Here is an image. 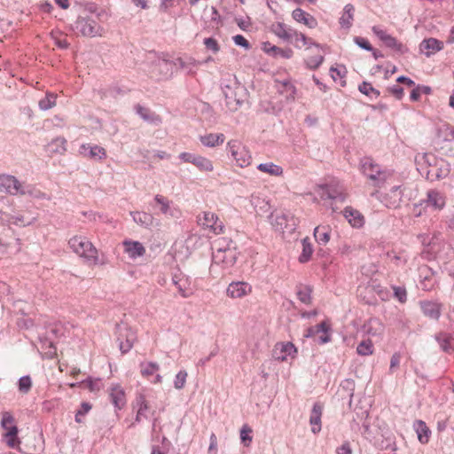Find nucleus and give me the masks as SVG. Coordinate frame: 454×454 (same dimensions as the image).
<instances>
[{
    "label": "nucleus",
    "mask_w": 454,
    "mask_h": 454,
    "mask_svg": "<svg viewBox=\"0 0 454 454\" xmlns=\"http://www.w3.org/2000/svg\"><path fill=\"white\" fill-rule=\"evenodd\" d=\"M232 39L236 45L241 46V47L245 48L246 50H248L251 48L249 42L241 35H234Z\"/></svg>",
    "instance_id": "61"
},
{
    "label": "nucleus",
    "mask_w": 454,
    "mask_h": 454,
    "mask_svg": "<svg viewBox=\"0 0 454 454\" xmlns=\"http://www.w3.org/2000/svg\"><path fill=\"white\" fill-rule=\"evenodd\" d=\"M286 41L293 43L299 49L306 45L320 46L318 43L312 42L310 38L306 37L303 34L298 33L293 28L287 27H286Z\"/></svg>",
    "instance_id": "14"
},
{
    "label": "nucleus",
    "mask_w": 454,
    "mask_h": 454,
    "mask_svg": "<svg viewBox=\"0 0 454 454\" xmlns=\"http://www.w3.org/2000/svg\"><path fill=\"white\" fill-rule=\"evenodd\" d=\"M354 42L358 47H360L365 51H373V47L372 46L370 42L364 37L355 36Z\"/></svg>",
    "instance_id": "59"
},
{
    "label": "nucleus",
    "mask_w": 454,
    "mask_h": 454,
    "mask_svg": "<svg viewBox=\"0 0 454 454\" xmlns=\"http://www.w3.org/2000/svg\"><path fill=\"white\" fill-rule=\"evenodd\" d=\"M212 253V265H222L223 269H230L237 261L236 247L232 240L225 238L215 241V247Z\"/></svg>",
    "instance_id": "1"
},
{
    "label": "nucleus",
    "mask_w": 454,
    "mask_h": 454,
    "mask_svg": "<svg viewBox=\"0 0 454 454\" xmlns=\"http://www.w3.org/2000/svg\"><path fill=\"white\" fill-rule=\"evenodd\" d=\"M262 49L270 56L284 58V49L275 46L270 42H264Z\"/></svg>",
    "instance_id": "43"
},
{
    "label": "nucleus",
    "mask_w": 454,
    "mask_h": 454,
    "mask_svg": "<svg viewBox=\"0 0 454 454\" xmlns=\"http://www.w3.org/2000/svg\"><path fill=\"white\" fill-rule=\"evenodd\" d=\"M301 245H302V251H301V254H300L298 260L301 263H306L311 259L314 250H313V247H312L311 243L309 240V238L303 239L301 240Z\"/></svg>",
    "instance_id": "36"
},
{
    "label": "nucleus",
    "mask_w": 454,
    "mask_h": 454,
    "mask_svg": "<svg viewBox=\"0 0 454 454\" xmlns=\"http://www.w3.org/2000/svg\"><path fill=\"white\" fill-rule=\"evenodd\" d=\"M187 378V372L184 370H181L177 372L176 375L175 380H174V387L176 389H182L186 382Z\"/></svg>",
    "instance_id": "53"
},
{
    "label": "nucleus",
    "mask_w": 454,
    "mask_h": 454,
    "mask_svg": "<svg viewBox=\"0 0 454 454\" xmlns=\"http://www.w3.org/2000/svg\"><path fill=\"white\" fill-rule=\"evenodd\" d=\"M91 408H92V406L90 403H89L87 402L82 403L81 408L75 413V417H74L75 422L82 423V417L85 416L91 410Z\"/></svg>",
    "instance_id": "52"
},
{
    "label": "nucleus",
    "mask_w": 454,
    "mask_h": 454,
    "mask_svg": "<svg viewBox=\"0 0 454 454\" xmlns=\"http://www.w3.org/2000/svg\"><path fill=\"white\" fill-rule=\"evenodd\" d=\"M394 290V297L398 300L401 303H405L407 301V291L403 286H392Z\"/></svg>",
    "instance_id": "54"
},
{
    "label": "nucleus",
    "mask_w": 454,
    "mask_h": 454,
    "mask_svg": "<svg viewBox=\"0 0 454 454\" xmlns=\"http://www.w3.org/2000/svg\"><path fill=\"white\" fill-rule=\"evenodd\" d=\"M355 15V7L351 4H347L342 12V15L339 20V23L343 28H350L353 24Z\"/></svg>",
    "instance_id": "30"
},
{
    "label": "nucleus",
    "mask_w": 454,
    "mask_h": 454,
    "mask_svg": "<svg viewBox=\"0 0 454 454\" xmlns=\"http://www.w3.org/2000/svg\"><path fill=\"white\" fill-rule=\"evenodd\" d=\"M151 74L158 79L168 80L173 74V60L156 58L152 61Z\"/></svg>",
    "instance_id": "11"
},
{
    "label": "nucleus",
    "mask_w": 454,
    "mask_h": 454,
    "mask_svg": "<svg viewBox=\"0 0 454 454\" xmlns=\"http://www.w3.org/2000/svg\"><path fill=\"white\" fill-rule=\"evenodd\" d=\"M272 228L279 234H284V215L282 213H271L269 216Z\"/></svg>",
    "instance_id": "38"
},
{
    "label": "nucleus",
    "mask_w": 454,
    "mask_h": 454,
    "mask_svg": "<svg viewBox=\"0 0 454 454\" xmlns=\"http://www.w3.org/2000/svg\"><path fill=\"white\" fill-rule=\"evenodd\" d=\"M117 341L122 354L129 352L137 340L136 332L127 324L121 323L116 325Z\"/></svg>",
    "instance_id": "8"
},
{
    "label": "nucleus",
    "mask_w": 454,
    "mask_h": 454,
    "mask_svg": "<svg viewBox=\"0 0 454 454\" xmlns=\"http://www.w3.org/2000/svg\"><path fill=\"white\" fill-rule=\"evenodd\" d=\"M154 200L157 204L160 206V212L164 215H173L170 208V201L163 197L162 195L157 194L154 197Z\"/></svg>",
    "instance_id": "47"
},
{
    "label": "nucleus",
    "mask_w": 454,
    "mask_h": 454,
    "mask_svg": "<svg viewBox=\"0 0 454 454\" xmlns=\"http://www.w3.org/2000/svg\"><path fill=\"white\" fill-rule=\"evenodd\" d=\"M149 409V404L148 403H144L142 404V407H139L137 409V415H136V418H135V422H133L130 427H133L135 425V423H140L142 419L143 418H147L145 412L148 411Z\"/></svg>",
    "instance_id": "60"
},
{
    "label": "nucleus",
    "mask_w": 454,
    "mask_h": 454,
    "mask_svg": "<svg viewBox=\"0 0 454 454\" xmlns=\"http://www.w3.org/2000/svg\"><path fill=\"white\" fill-rule=\"evenodd\" d=\"M330 330V326L327 324L326 321H322L321 323L316 325L314 327H310L308 330L307 336H314L319 333H322L323 334L319 337V342L321 344H325L330 341L331 338L328 334V332Z\"/></svg>",
    "instance_id": "23"
},
{
    "label": "nucleus",
    "mask_w": 454,
    "mask_h": 454,
    "mask_svg": "<svg viewBox=\"0 0 454 454\" xmlns=\"http://www.w3.org/2000/svg\"><path fill=\"white\" fill-rule=\"evenodd\" d=\"M70 247L79 256L93 263L98 262V250L85 237L75 236L68 241Z\"/></svg>",
    "instance_id": "5"
},
{
    "label": "nucleus",
    "mask_w": 454,
    "mask_h": 454,
    "mask_svg": "<svg viewBox=\"0 0 454 454\" xmlns=\"http://www.w3.org/2000/svg\"><path fill=\"white\" fill-rule=\"evenodd\" d=\"M352 449L348 441H344L342 444L336 449V454H352Z\"/></svg>",
    "instance_id": "64"
},
{
    "label": "nucleus",
    "mask_w": 454,
    "mask_h": 454,
    "mask_svg": "<svg viewBox=\"0 0 454 454\" xmlns=\"http://www.w3.org/2000/svg\"><path fill=\"white\" fill-rule=\"evenodd\" d=\"M14 422L15 419L10 412L3 413L1 427L5 431L3 436L6 444L12 449H17L20 444V440L18 437L19 429Z\"/></svg>",
    "instance_id": "7"
},
{
    "label": "nucleus",
    "mask_w": 454,
    "mask_h": 454,
    "mask_svg": "<svg viewBox=\"0 0 454 454\" xmlns=\"http://www.w3.org/2000/svg\"><path fill=\"white\" fill-rule=\"evenodd\" d=\"M198 62L191 57H180L173 60V67H177L184 70L187 74H194Z\"/></svg>",
    "instance_id": "21"
},
{
    "label": "nucleus",
    "mask_w": 454,
    "mask_h": 454,
    "mask_svg": "<svg viewBox=\"0 0 454 454\" xmlns=\"http://www.w3.org/2000/svg\"><path fill=\"white\" fill-rule=\"evenodd\" d=\"M414 427L417 432L419 441L421 443L428 442L431 431L426 423L422 420H417L414 424Z\"/></svg>",
    "instance_id": "35"
},
{
    "label": "nucleus",
    "mask_w": 454,
    "mask_h": 454,
    "mask_svg": "<svg viewBox=\"0 0 454 454\" xmlns=\"http://www.w3.org/2000/svg\"><path fill=\"white\" fill-rule=\"evenodd\" d=\"M425 204V207H432L436 210L442 209L445 205L444 197L441 192L435 190H430L427 193V200H421L420 206Z\"/></svg>",
    "instance_id": "17"
},
{
    "label": "nucleus",
    "mask_w": 454,
    "mask_h": 454,
    "mask_svg": "<svg viewBox=\"0 0 454 454\" xmlns=\"http://www.w3.org/2000/svg\"><path fill=\"white\" fill-rule=\"evenodd\" d=\"M251 433H252V429L247 425L243 426L240 430V439H241V442L246 446H248L250 444V442H252V436L250 435Z\"/></svg>",
    "instance_id": "57"
},
{
    "label": "nucleus",
    "mask_w": 454,
    "mask_h": 454,
    "mask_svg": "<svg viewBox=\"0 0 454 454\" xmlns=\"http://www.w3.org/2000/svg\"><path fill=\"white\" fill-rule=\"evenodd\" d=\"M179 159L184 162L193 164L200 171L211 172L214 169L213 163L207 158L191 153H181Z\"/></svg>",
    "instance_id": "12"
},
{
    "label": "nucleus",
    "mask_w": 454,
    "mask_h": 454,
    "mask_svg": "<svg viewBox=\"0 0 454 454\" xmlns=\"http://www.w3.org/2000/svg\"><path fill=\"white\" fill-rule=\"evenodd\" d=\"M20 195H29V196H31L33 198H36V199H47V200L50 199L44 192L36 189L35 186H33L31 184H27L25 183L22 186Z\"/></svg>",
    "instance_id": "39"
},
{
    "label": "nucleus",
    "mask_w": 454,
    "mask_h": 454,
    "mask_svg": "<svg viewBox=\"0 0 454 454\" xmlns=\"http://www.w3.org/2000/svg\"><path fill=\"white\" fill-rule=\"evenodd\" d=\"M80 385L90 389L91 392H97L101 388V382L98 379L92 380L91 378H88L87 380L82 381Z\"/></svg>",
    "instance_id": "50"
},
{
    "label": "nucleus",
    "mask_w": 454,
    "mask_h": 454,
    "mask_svg": "<svg viewBox=\"0 0 454 454\" xmlns=\"http://www.w3.org/2000/svg\"><path fill=\"white\" fill-rule=\"evenodd\" d=\"M416 161L427 166L426 178L436 181L447 177L450 172V165L443 159H438L432 153H424L416 157Z\"/></svg>",
    "instance_id": "2"
},
{
    "label": "nucleus",
    "mask_w": 454,
    "mask_h": 454,
    "mask_svg": "<svg viewBox=\"0 0 454 454\" xmlns=\"http://www.w3.org/2000/svg\"><path fill=\"white\" fill-rule=\"evenodd\" d=\"M420 278H421V280L419 283L420 288L424 291H430L435 284V280L434 278V272H432V270L427 266L421 268L420 269Z\"/></svg>",
    "instance_id": "28"
},
{
    "label": "nucleus",
    "mask_w": 454,
    "mask_h": 454,
    "mask_svg": "<svg viewBox=\"0 0 454 454\" xmlns=\"http://www.w3.org/2000/svg\"><path fill=\"white\" fill-rule=\"evenodd\" d=\"M225 137L223 134H207L205 136H201L200 140L201 144L207 147H215L218 145H221L224 142Z\"/></svg>",
    "instance_id": "33"
},
{
    "label": "nucleus",
    "mask_w": 454,
    "mask_h": 454,
    "mask_svg": "<svg viewBox=\"0 0 454 454\" xmlns=\"http://www.w3.org/2000/svg\"><path fill=\"white\" fill-rule=\"evenodd\" d=\"M432 249L436 259L442 264L443 269L454 258V247L446 240L434 241Z\"/></svg>",
    "instance_id": "9"
},
{
    "label": "nucleus",
    "mask_w": 454,
    "mask_h": 454,
    "mask_svg": "<svg viewBox=\"0 0 454 454\" xmlns=\"http://www.w3.org/2000/svg\"><path fill=\"white\" fill-rule=\"evenodd\" d=\"M80 153L94 160H101L106 157V150L99 145H82Z\"/></svg>",
    "instance_id": "22"
},
{
    "label": "nucleus",
    "mask_w": 454,
    "mask_h": 454,
    "mask_svg": "<svg viewBox=\"0 0 454 454\" xmlns=\"http://www.w3.org/2000/svg\"><path fill=\"white\" fill-rule=\"evenodd\" d=\"M35 218L27 219L22 215H12L8 218V222L17 226H27L34 222Z\"/></svg>",
    "instance_id": "48"
},
{
    "label": "nucleus",
    "mask_w": 454,
    "mask_h": 454,
    "mask_svg": "<svg viewBox=\"0 0 454 454\" xmlns=\"http://www.w3.org/2000/svg\"><path fill=\"white\" fill-rule=\"evenodd\" d=\"M270 31L273 32L279 38H284V25L282 22H276L271 24Z\"/></svg>",
    "instance_id": "63"
},
{
    "label": "nucleus",
    "mask_w": 454,
    "mask_h": 454,
    "mask_svg": "<svg viewBox=\"0 0 454 454\" xmlns=\"http://www.w3.org/2000/svg\"><path fill=\"white\" fill-rule=\"evenodd\" d=\"M228 148L238 166L244 168L250 165L251 154L240 142L231 140L228 143Z\"/></svg>",
    "instance_id": "10"
},
{
    "label": "nucleus",
    "mask_w": 454,
    "mask_h": 454,
    "mask_svg": "<svg viewBox=\"0 0 454 454\" xmlns=\"http://www.w3.org/2000/svg\"><path fill=\"white\" fill-rule=\"evenodd\" d=\"M252 291V286L247 282H232L227 287V295L233 298H242Z\"/></svg>",
    "instance_id": "16"
},
{
    "label": "nucleus",
    "mask_w": 454,
    "mask_h": 454,
    "mask_svg": "<svg viewBox=\"0 0 454 454\" xmlns=\"http://www.w3.org/2000/svg\"><path fill=\"white\" fill-rule=\"evenodd\" d=\"M141 374L143 376H150L153 375L155 372L160 369V366L157 363L149 362V363H141L140 364Z\"/></svg>",
    "instance_id": "49"
},
{
    "label": "nucleus",
    "mask_w": 454,
    "mask_h": 454,
    "mask_svg": "<svg viewBox=\"0 0 454 454\" xmlns=\"http://www.w3.org/2000/svg\"><path fill=\"white\" fill-rule=\"evenodd\" d=\"M361 169L364 176L373 182V185L381 187L390 176V173L375 163L371 158H364L361 160Z\"/></svg>",
    "instance_id": "6"
},
{
    "label": "nucleus",
    "mask_w": 454,
    "mask_h": 454,
    "mask_svg": "<svg viewBox=\"0 0 454 454\" xmlns=\"http://www.w3.org/2000/svg\"><path fill=\"white\" fill-rule=\"evenodd\" d=\"M343 213L345 218L353 227L360 228L364 224V215L352 207H346Z\"/></svg>",
    "instance_id": "24"
},
{
    "label": "nucleus",
    "mask_w": 454,
    "mask_h": 454,
    "mask_svg": "<svg viewBox=\"0 0 454 454\" xmlns=\"http://www.w3.org/2000/svg\"><path fill=\"white\" fill-rule=\"evenodd\" d=\"M292 16L294 20L302 23L309 28H314L317 25V20L301 8L293 11Z\"/></svg>",
    "instance_id": "27"
},
{
    "label": "nucleus",
    "mask_w": 454,
    "mask_h": 454,
    "mask_svg": "<svg viewBox=\"0 0 454 454\" xmlns=\"http://www.w3.org/2000/svg\"><path fill=\"white\" fill-rule=\"evenodd\" d=\"M323 407L320 403H316L313 405L309 417V424L313 434H317L321 431V416Z\"/></svg>",
    "instance_id": "26"
},
{
    "label": "nucleus",
    "mask_w": 454,
    "mask_h": 454,
    "mask_svg": "<svg viewBox=\"0 0 454 454\" xmlns=\"http://www.w3.org/2000/svg\"><path fill=\"white\" fill-rule=\"evenodd\" d=\"M442 48L443 43L433 37L424 39L419 44L420 52L424 53L427 57H430Z\"/></svg>",
    "instance_id": "19"
},
{
    "label": "nucleus",
    "mask_w": 454,
    "mask_h": 454,
    "mask_svg": "<svg viewBox=\"0 0 454 454\" xmlns=\"http://www.w3.org/2000/svg\"><path fill=\"white\" fill-rule=\"evenodd\" d=\"M324 62V56L322 55H317L313 57H309L306 60V65L309 69L315 70L318 68L322 63Z\"/></svg>",
    "instance_id": "55"
},
{
    "label": "nucleus",
    "mask_w": 454,
    "mask_h": 454,
    "mask_svg": "<svg viewBox=\"0 0 454 454\" xmlns=\"http://www.w3.org/2000/svg\"><path fill=\"white\" fill-rule=\"evenodd\" d=\"M310 294L311 289L309 286H300V288L297 291V296L299 300L305 304L310 302Z\"/></svg>",
    "instance_id": "51"
},
{
    "label": "nucleus",
    "mask_w": 454,
    "mask_h": 454,
    "mask_svg": "<svg viewBox=\"0 0 454 454\" xmlns=\"http://www.w3.org/2000/svg\"><path fill=\"white\" fill-rule=\"evenodd\" d=\"M358 90L361 93L371 98H377L380 95V91L374 87H372V85L368 82H363L362 83H360L358 85Z\"/></svg>",
    "instance_id": "45"
},
{
    "label": "nucleus",
    "mask_w": 454,
    "mask_h": 454,
    "mask_svg": "<svg viewBox=\"0 0 454 454\" xmlns=\"http://www.w3.org/2000/svg\"><path fill=\"white\" fill-rule=\"evenodd\" d=\"M435 340L442 351L447 353L451 352L452 346L450 343V338L447 334L441 333L435 336Z\"/></svg>",
    "instance_id": "46"
},
{
    "label": "nucleus",
    "mask_w": 454,
    "mask_h": 454,
    "mask_svg": "<svg viewBox=\"0 0 454 454\" xmlns=\"http://www.w3.org/2000/svg\"><path fill=\"white\" fill-rule=\"evenodd\" d=\"M32 387V381L29 376H23L19 380V390L21 393L27 394Z\"/></svg>",
    "instance_id": "56"
},
{
    "label": "nucleus",
    "mask_w": 454,
    "mask_h": 454,
    "mask_svg": "<svg viewBox=\"0 0 454 454\" xmlns=\"http://www.w3.org/2000/svg\"><path fill=\"white\" fill-rule=\"evenodd\" d=\"M419 307L423 313V315L429 319L438 321L441 315L442 305L440 302L433 301H420Z\"/></svg>",
    "instance_id": "15"
},
{
    "label": "nucleus",
    "mask_w": 454,
    "mask_h": 454,
    "mask_svg": "<svg viewBox=\"0 0 454 454\" xmlns=\"http://www.w3.org/2000/svg\"><path fill=\"white\" fill-rule=\"evenodd\" d=\"M103 15H105L104 12H84L82 15H80L77 20L71 25L72 29L83 36H100L102 35L104 29L98 24V20H100V16Z\"/></svg>",
    "instance_id": "3"
},
{
    "label": "nucleus",
    "mask_w": 454,
    "mask_h": 454,
    "mask_svg": "<svg viewBox=\"0 0 454 454\" xmlns=\"http://www.w3.org/2000/svg\"><path fill=\"white\" fill-rule=\"evenodd\" d=\"M383 43L387 47L394 50L395 51L400 54H403L408 51V49L402 43L398 42L396 38L393 37L390 35Z\"/></svg>",
    "instance_id": "41"
},
{
    "label": "nucleus",
    "mask_w": 454,
    "mask_h": 454,
    "mask_svg": "<svg viewBox=\"0 0 454 454\" xmlns=\"http://www.w3.org/2000/svg\"><path fill=\"white\" fill-rule=\"evenodd\" d=\"M204 45L207 48V50L211 51L214 53H216L220 51V46L215 38H212V37L205 38Z\"/></svg>",
    "instance_id": "58"
},
{
    "label": "nucleus",
    "mask_w": 454,
    "mask_h": 454,
    "mask_svg": "<svg viewBox=\"0 0 454 454\" xmlns=\"http://www.w3.org/2000/svg\"><path fill=\"white\" fill-rule=\"evenodd\" d=\"M110 400L117 410H121L126 404L125 393L119 385L114 386L110 390Z\"/></svg>",
    "instance_id": "25"
},
{
    "label": "nucleus",
    "mask_w": 454,
    "mask_h": 454,
    "mask_svg": "<svg viewBox=\"0 0 454 454\" xmlns=\"http://www.w3.org/2000/svg\"><path fill=\"white\" fill-rule=\"evenodd\" d=\"M136 113L146 122L159 125L161 122L160 117L155 113L152 112L149 108L144 107L140 105L135 106Z\"/></svg>",
    "instance_id": "29"
},
{
    "label": "nucleus",
    "mask_w": 454,
    "mask_h": 454,
    "mask_svg": "<svg viewBox=\"0 0 454 454\" xmlns=\"http://www.w3.org/2000/svg\"><path fill=\"white\" fill-rule=\"evenodd\" d=\"M126 252L132 258L142 256L145 253L144 246L138 241H124Z\"/></svg>",
    "instance_id": "32"
},
{
    "label": "nucleus",
    "mask_w": 454,
    "mask_h": 454,
    "mask_svg": "<svg viewBox=\"0 0 454 454\" xmlns=\"http://www.w3.org/2000/svg\"><path fill=\"white\" fill-rule=\"evenodd\" d=\"M373 350V344L370 339L362 340L356 347V352L360 356L372 355Z\"/></svg>",
    "instance_id": "44"
},
{
    "label": "nucleus",
    "mask_w": 454,
    "mask_h": 454,
    "mask_svg": "<svg viewBox=\"0 0 454 454\" xmlns=\"http://www.w3.org/2000/svg\"><path fill=\"white\" fill-rule=\"evenodd\" d=\"M67 140L64 137H57L49 145L48 149L51 153L62 154L66 152Z\"/></svg>",
    "instance_id": "40"
},
{
    "label": "nucleus",
    "mask_w": 454,
    "mask_h": 454,
    "mask_svg": "<svg viewBox=\"0 0 454 454\" xmlns=\"http://www.w3.org/2000/svg\"><path fill=\"white\" fill-rule=\"evenodd\" d=\"M331 229L328 225H319L314 229V237L320 246L326 245L330 240Z\"/></svg>",
    "instance_id": "31"
},
{
    "label": "nucleus",
    "mask_w": 454,
    "mask_h": 454,
    "mask_svg": "<svg viewBox=\"0 0 454 454\" xmlns=\"http://www.w3.org/2000/svg\"><path fill=\"white\" fill-rule=\"evenodd\" d=\"M135 223L142 227L149 228L153 226L154 218L153 216L145 212H130Z\"/></svg>",
    "instance_id": "34"
},
{
    "label": "nucleus",
    "mask_w": 454,
    "mask_h": 454,
    "mask_svg": "<svg viewBox=\"0 0 454 454\" xmlns=\"http://www.w3.org/2000/svg\"><path fill=\"white\" fill-rule=\"evenodd\" d=\"M257 169L268 173L270 176H281L283 173V168L281 166L276 165L272 162H267V163H260L257 166Z\"/></svg>",
    "instance_id": "37"
},
{
    "label": "nucleus",
    "mask_w": 454,
    "mask_h": 454,
    "mask_svg": "<svg viewBox=\"0 0 454 454\" xmlns=\"http://www.w3.org/2000/svg\"><path fill=\"white\" fill-rule=\"evenodd\" d=\"M200 224L207 228H210L215 233H221L223 231V224L219 222L218 216L213 212H204L203 218L199 217Z\"/></svg>",
    "instance_id": "18"
},
{
    "label": "nucleus",
    "mask_w": 454,
    "mask_h": 454,
    "mask_svg": "<svg viewBox=\"0 0 454 454\" xmlns=\"http://www.w3.org/2000/svg\"><path fill=\"white\" fill-rule=\"evenodd\" d=\"M325 196L328 199L334 200L344 201V200H345V195L342 192H339L335 190L332 191L330 189H326Z\"/></svg>",
    "instance_id": "62"
},
{
    "label": "nucleus",
    "mask_w": 454,
    "mask_h": 454,
    "mask_svg": "<svg viewBox=\"0 0 454 454\" xmlns=\"http://www.w3.org/2000/svg\"><path fill=\"white\" fill-rule=\"evenodd\" d=\"M23 184L14 176L0 174V192L20 195Z\"/></svg>",
    "instance_id": "13"
},
{
    "label": "nucleus",
    "mask_w": 454,
    "mask_h": 454,
    "mask_svg": "<svg viewBox=\"0 0 454 454\" xmlns=\"http://www.w3.org/2000/svg\"><path fill=\"white\" fill-rule=\"evenodd\" d=\"M172 283L177 288L181 296L184 298H187L192 294L188 278L185 277L183 273L175 274L172 277Z\"/></svg>",
    "instance_id": "20"
},
{
    "label": "nucleus",
    "mask_w": 454,
    "mask_h": 454,
    "mask_svg": "<svg viewBox=\"0 0 454 454\" xmlns=\"http://www.w3.org/2000/svg\"><path fill=\"white\" fill-rule=\"evenodd\" d=\"M57 96L54 93H46L45 97L39 100L38 106L41 110L46 111L56 105Z\"/></svg>",
    "instance_id": "42"
},
{
    "label": "nucleus",
    "mask_w": 454,
    "mask_h": 454,
    "mask_svg": "<svg viewBox=\"0 0 454 454\" xmlns=\"http://www.w3.org/2000/svg\"><path fill=\"white\" fill-rule=\"evenodd\" d=\"M245 90L236 77L224 80L222 82V91L225 97L226 105L230 110H237L243 103L240 94Z\"/></svg>",
    "instance_id": "4"
}]
</instances>
